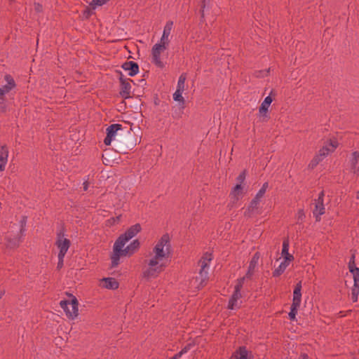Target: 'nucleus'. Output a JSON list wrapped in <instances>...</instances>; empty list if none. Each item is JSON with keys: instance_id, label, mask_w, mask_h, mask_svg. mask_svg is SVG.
<instances>
[{"instance_id": "f257e3e1", "label": "nucleus", "mask_w": 359, "mask_h": 359, "mask_svg": "<svg viewBox=\"0 0 359 359\" xmlns=\"http://www.w3.org/2000/svg\"><path fill=\"white\" fill-rule=\"evenodd\" d=\"M141 229L140 224H135L128 228L124 233L120 235L116 240L111 255V266L113 267L118 266L121 257H130L138 250L140 245L138 240H133L127 246H126V244L134 238Z\"/></svg>"}, {"instance_id": "f03ea898", "label": "nucleus", "mask_w": 359, "mask_h": 359, "mask_svg": "<svg viewBox=\"0 0 359 359\" xmlns=\"http://www.w3.org/2000/svg\"><path fill=\"white\" fill-rule=\"evenodd\" d=\"M170 262V261L151 252L147 261V267L143 271V276L147 279L156 278L164 271Z\"/></svg>"}, {"instance_id": "7ed1b4c3", "label": "nucleus", "mask_w": 359, "mask_h": 359, "mask_svg": "<svg viewBox=\"0 0 359 359\" xmlns=\"http://www.w3.org/2000/svg\"><path fill=\"white\" fill-rule=\"evenodd\" d=\"M151 252L170 262L172 250L170 243V238L168 234L163 235L156 242Z\"/></svg>"}, {"instance_id": "20e7f679", "label": "nucleus", "mask_w": 359, "mask_h": 359, "mask_svg": "<svg viewBox=\"0 0 359 359\" xmlns=\"http://www.w3.org/2000/svg\"><path fill=\"white\" fill-rule=\"evenodd\" d=\"M207 262L204 260L201 263L200 271L191 278L189 279V289L194 291L195 290H199L208 279V269Z\"/></svg>"}, {"instance_id": "39448f33", "label": "nucleus", "mask_w": 359, "mask_h": 359, "mask_svg": "<svg viewBox=\"0 0 359 359\" xmlns=\"http://www.w3.org/2000/svg\"><path fill=\"white\" fill-rule=\"evenodd\" d=\"M169 47V43L158 41L151 48V61L158 67H163V58L165 51Z\"/></svg>"}, {"instance_id": "423d86ee", "label": "nucleus", "mask_w": 359, "mask_h": 359, "mask_svg": "<svg viewBox=\"0 0 359 359\" xmlns=\"http://www.w3.org/2000/svg\"><path fill=\"white\" fill-rule=\"evenodd\" d=\"M78 301L74 296H70L67 300L60 302V306L65 312L67 316L70 319H74L78 316Z\"/></svg>"}, {"instance_id": "0eeeda50", "label": "nucleus", "mask_w": 359, "mask_h": 359, "mask_svg": "<svg viewBox=\"0 0 359 359\" xmlns=\"http://www.w3.org/2000/svg\"><path fill=\"white\" fill-rule=\"evenodd\" d=\"M24 226L25 222L20 221L19 224H15L13 226L12 230L9 232L10 234L6 237L8 247L13 248L19 243L22 231H24Z\"/></svg>"}, {"instance_id": "6e6552de", "label": "nucleus", "mask_w": 359, "mask_h": 359, "mask_svg": "<svg viewBox=\"0 0 359 359\" xmlns=\"http://www.w3.org/2000/svg\"><path fill=\"white\" fill-rule=\"evenodd\" d=\"M244 281V278H241L234 288L233 294L229 299L228 308L231 310L237 309L240 307L241 301V288Z\"/></svg>"}, {"instance_id": "1a4fd4ad", "label": "nucleus", "mask_w": 359, "mask_h": 359, "mask_svg": "<svg viewBox=\"0 0 359 359\" xmlns=\"http://www.w3.org/2000/svg\"><path fill=\"white\" fill-rule=\"evenodd\" d=\"M55 245L59 250L58 257L60 259H64L70 246L69 240L65 236L63 233H59L57 234Z\"/></svg>"}, {"instance_id": "9d476101", "label": "nucleus", "mask_w": 359, "mask_h": 359, "mask_svg": "<svg viewBox=\"0 0 359 359\" xmlns=\"http://www.w3.org/2000/svg\"><path fill=\"white\" fill-rule=\"evenodd\" d=\"M349 271L353 276V287L352 288V299L356 301L359 294V269L354 266V264H349Z\"/></svg>"}, {"instance_id": "9b49d317", "label": "nucleus", "mask_w": 359, "mask_h": 359, "mask_svg": "<svg viewBox=\"0 0 359 359\" xmlns=\"http://www.w3.org/2000/svg\"><path fill=\"white\" fill-rule=\"evenodd\" d=\"M339 143L336 138H332L325 143L322 149L319 151V156L323 158L330 153L333 152L338 147Z\"/></svg>"}, {"instance_id": "f8f14e48", "label": "nucleus", "mask_w": 359, "mask_h": 359, "mask_svg": "<svg viewBox=\"0 0 359 359\" xmlns=\"http://www.w3.org/2000/svg\"><path fill=\"white\" fill-rule=\"evenodd\" d=\"M121 129L119 124H112L107 128V136L104 142L106 145H110L112 140L115 138L118 130Z\"/></svg>"}, {"instance_id": "ddd939ff", "label": "nucleus", "mask_w": 359, "mask_h": 359, "mask_svg": "<svg viewBox=\"0 0 359 359\" xmlns=\"http://www.w3.org/2000/svg\"><path fill=\"white\" fill-rule=\"evenodd\" d=\"M4 80L6 83L0 88V98L4 97L5 95L15 87V81L11 75H6Z\"/></svg>"}, {"instance_id": "4468645a", "label": "nucleus", "mask_w": 359, "mask_h": 359, "mask_svg": "<svg viewBox=\"0 0 359 359\" xmlns=\"http://www.w3.org/2000/svg\"><path fill=\"white\" fill-rule=\"evenodd\" d=\"M118 285V282L111 277L103 278L99 281V286L107 290H116Z\"/></svg>"}, {"instance_id": "2eb2a0df", "label": "nucleus", "mask_w": 359, "mask_h": 359, "mask_svg": "<svg viewBox=\"0 0 359 359\" xmlns=\"http://www.w3.org/2000/svg\"><path fill=\"white\" fill-rule=\"evenodd\" d=\"M268 188V183L265 182L262 188L259 190L257 194H256L255 198L252 201L249 208L252 209V211H254L255 209L258 208L259 203L266 193V191Z\"/></svg>"}, {"instance_id": "dca6fc26", "label": "nucleus", "mask_w": 359, "mask_h": 359, "mask_svg": "<svg viewBox=\"0 0 359 359\" xmlns=\"http://www.w3.org/2000/svg\"><path fill=\"white\" fill-rule=\"evenodd\" d=\"M173 22L172 21H168L166 22L164 26L162 36L159 41L161 42H165L170 44V34L172 30Z\"/></svg>"}, {"instance_id": "f3484780", "label": "nucleus", "mask_w": 359, "mask_h": 359, "mask_svg": "<svg viewBox=\"0 0 359 359\" xmlns=\"http://www.w3.org/2000/svg\"><path fill=\"white\" fill-rule=\"evenodd\" d=\"M272 101V98L270 96H267L264 98L259 109V116L260 118H263L264 119L267 117L268 109Z\"/></svg>"}, {"instance_id": "a211bd4d", "label": "nucleus", "mask_w": 359, "mask_h": 359, "mask_svg": "<svg viewBox=\"0 0 359 359\" xmlns=\"http://www.w3.org/2000/svg\"><path fill=\"white\" fill-rule=\"evenodd\" d=\"M122 67L126 72H128V74L130 76L136 75L139 72V67L137 64L133 61L123 63Z\"/></svg>"}, {"instance_id": "6ab92c4d", "label": "nucleus", "mask_w": 359, "mask_h": 359, "mask_svg": "<svg viewBox=\"0 0 359 359\" xmlns=\"http://www.w3.org/2000/svg\"><path fill=\"white\" fill-rule=\"evenodd\" d=\"M290 244L287 240H285L283 243V247L281 250V257L283 261L290 263L294 259V256L289 252Z\"/></svg>"}, {"instance_id": "aec40b11", "label": "nucleus", "mask_w": 359, "mask_h": 359, "mask_svg": "<svg viewBox=\"0 0 359 359\" xmlns=\"http://www.w3.org/2000/svg\"><path fill=\"white\" fill-rule=\"evenodd\" d=\"M302 302V283L299 282L296 284L293 291V298L292 305L300 306Z\"/></svg>"}, {"instance_id": "412c9836", "label": "nucleus", "mask_w": 359, "mask_h": 359, "mask_svg": "<svg viewBox=\"0 0 359 359\" xmlns=\"http://www.w3.org/2000/svg\"><path fill=\"white\" fill-rule=\"evenodd\" d=\"M8 151L6 147H1L0 149V171H3L8 161Z\"/></svg>"}, {"instance_id": "4be33fe9", "label": "nucleus", "mask_w": 359, "mask_h": 359, "mask_svg": "<svg viewBox=\"0 0 359 359\" xmlns=\"http://www.w3.org/2000/svg\"><path fill=\"white\" fill-rule=\"evenodd\" d=\"M290 264V263L283 260L279 266L273 271V276L275 277L280 276L285 271Z\"/></svg>"}, {"instance_id": "5701e85b", "label": "nucleus", "mask_w": 359, "mask_h": 359, "mask_svg": "<svg viewBox=\"0 0 359 359\" xmlns=\"http://www.w3.org/2000/svg\"><path fill=\"white\" fill-rule=\"evenodd\" d=\"M131 86L128 82H122L121 95L123 98H128L130 95Z\"/></svg>"}, {"instance_id": "b1692460", "label": "nucleus", "mask_w": 359, "mask_h": 359, "mask_svg": "<svg viewBox=\"0 0 359 359\" xmlns=\"http://www.w3.org/2000/svg\"><path fill=\"white\" fill-rule=\"evenodd\" d=\"M320 197H319L318 198V202L316 203V207H315V209L313 210V215L316 216L317 220L318 219V217L323 215L325 211V208H324V206L323 205V203L320 202Z\"/></svg>"}, {"instance_id": "393cba45", "label": "nucleus", "mask_w": 359, "mask_h": 359, "mask_svg": "<svg viewBox=\"0 0 359 359\" xmlns=\"http://www.w3.org/2000/svg\"><path fill=\"white\" fill-rule=\"evenodd\" d=\"M230 359H248V351L243 347L240 348Z\"/></svg>"}, {"instance_id": "a878e982", "label": "nucleus", "mask_w": 359, "mask_h": 359, "mask_svg": "<svg viewBox=\"0 0 359 359\" xmlns=\"http://www.w3.org/2000/svg\"><path fill=\"white\" fill-rule=\"evenodd\" d=\"M259 261V256L257 255H254V257L252 258L249 267H248V271L247 273V276H250L252 274L255 267L257 266Z\"/></svg>"}, {"instance_id": "bb28decb", "label": "nucleus", "mask_w": 359, "mask_h": 359, "mask_svg": "<svg viewBox=\"0 0 359 359\" xmlns=\"http://www.w3.org/2000/svg\"><path fill=\"white\" fill-rule=\"evenodd\" d=\"M243 194V187L241 184H236L233 189L231 195L236 200L240 198Z\"/></svg>"}, {"instance_id": "cd10ccee", "label": "nucleus", "mask_w": 359, "mask_h": 359, "mask_svg": "<svg viewBox=\"0 0 359 359\" xmlns=\"http://www.w3.org/2000/svg\"><path fill=\"white\" fill-rule=\"evenodd\" d=\"M183 92L184 91L176 89L175 92L173 94L174 100L178 102L182 105L184 104V99L182 96Z\"/></svg>"}, {"instance_id": "c85d7f7f", "label": "nucleus", "mask_w": 359, "mask_h": 359, "mask_svg": "<svg viewBox=\"0 0 359 359\" xmlns=\"http://www.w3.org/2000/svg\"><path fill=\"white\" fill-rule=\"evenodd\" d=\"M109 0H93L90 3V6L93 9H96L97 7L106 4Z\"/></svg>"}, {"instance_id": "c756f323", "label": "nucleus", "mask_w": 359, "mask_h": 359, "mask_svg": "<svg viewBox=\"0 0 359 359\" xmlns=\"http://www.w3.org/2000/svg\"><path fill=\"white\" fill-rule=\"evenodd\" d=\"M185 81H186V76L184 74H182L179 77V79L177 81V90L184 91V86H185Z\"/></svg>"}, {"instance_id": "7c9ffc66", "label": "nucleus", "mask_w": 359, "mask_h": 359, "mask_svg": "<svg viewBox=\"0 0 359 359\" xmlns=\"http://www.w3.org/2000/svg\"><path fill=\"white\" fill-rule=\"evenodd\" d=\"M299 306L295 305H291L290 311L289 313V318L291 320H294L296 319V315L297 314V311Z\"/></svg>"}, {"instance_id": "2f4dec72", "label": "nucleus", "mask_w": 359, "mask_h": 359, "mask_svg": "<svg viewBox=\"0 0 359 359\" xmlns=\"http://www.w3.org/2000/svg\"><path fill=\"white\" fill-rule=\"evenodd\" d=\"M358 158H359V153L358 151H354L351 154V161L352 164L354 165V168H355V171H357V172H359V167L358 168L356 167L355 163L357 162Z\"/></svg>"}, {"instance_id": "473e14b6", "label": "nucleus", "mask_w": 359, "mask_h": 359, "mask_svg": "<svg viewBox=\"0 0 359 359\" xmlns=\"http://www.w3.org/2000/svg\"><path fill=\"white\" fill-rule=\"evenodd\" d=\"M358 158H359V153L358 151H354L351 154V161L352 164L354 165V168H355V171H357V172H359V167L358 168L356 167L355 163L357 162Z\"/></svg>"}, {"instance_id": "72a5a7b5", "label": "nucleus", "mask_w": 359, "mask_h": 359, "mask_svg": "<svg viewBox=\"0 0 359 359\" xmlns=\"http://www.w3.org/2000/svg\"><path fill=\"white\" fill-rule=\"evenodd\" d=\"M6 103L4 97L0 98V114L4 113L6 111Z\"/></svg>"}, {"instance_id": "f704fd0d", "label": "nucleus", "mask_w": 359, "mask_h": 359, "mask_svg": "<svg viewBox=\"0 0 359 359\" xmlns=\"http://www.w3.org/2000/svg\"><path fill=\"white\" fill-rule=\"evenodd\" d=\"M120 220V217L119 216H117L116 217H111L109 219L107 220V224L108 226H111V225H114L116 223H118Z\"/></svg>"}, {"instance_id": "c9c22d12", "label": "nucleus", "mask_w": 359, "mask_h": 359, "mask_svg": "<svg viewBox=\"0 0 359 359\" xmlns=\"http://www.w3.org/2000/svg\"><path fill=\"white\" fill-rule=\"evenodd\" d=\"M296 217H297V219L298 222H302L304 220V219L305 217V215H304L303 210H298V212L296 215Z\"/></svg>"}, {"instance_id": "e433bc0d", "label": "nucleus", "mask_w": 359, "mask_h": 359, "mask_svg": "<svg viewBox=\"0 0 359 359\" xmlns=\"http://www.w3.org/2000/svg\"><path fill=\"white\" fill-rule=\"evenodd\" d=\"M269 70H270V69H264V70L260 71V72L257 74V76H259V77H265V76H268V74H269Z\"/></svg>"}, {"instance_id": "4c0bfd02", "label": "nucleus", "mask_w": 359, "mask_h": 359, "mask_svg": "<svg viewBox=\"0 0 359 359\" xmlns=\"http://www.w3.org/2000/svg\"><path fill=\"white\" fill-rule=\"evenodd\" d=\"M245 172H243L242 173H241L238 178H237V180L240 182L239 184H241V183L243 182V181L245 180Z\"/></svg>"}, {"instance_id": "58836bf2", "label": "nucleus", "mask_w": 359, "mask_h": 359, "mask_svg": "<svg viewBox=\"0 0 359 359\" xmlns=\"http://www.w3.org/2000/svg\"><path fill=\"white\" fill-rule=\"evenodd\" d=\"M208 4H209V0H202V5H201L202 11H201V13H202V15L203 16L204 10H205L206 6H208Z\"/></svg>"}, {"instance_id": "ea45409f", "label": "nucleus", "mask_w": 359, "mask_h": 359, "mask_svg": "<svg viewBox=\"0 0 359 359\" xmlns=\"http://www.w3.org/2000/svg\"><path fill=\"white\" fill-rule=\"evenodd\" d=\"M35 9L37 12H40L42 9V7L39 4H35Z\"/></svg>"}, {"instance_id": "a19ab883", "label": "nucleus", "mask_w": 359, "mask_h": 359, "mask_svg": "<svg viewBox=\"0 0 359 359\" xmlns=\"http://www.w3.org/2000/svg\"><path fill=\"white\" fill-rule=\"evenodd\" d=\"M64 259H60V258L58 257V263H57V267H62L63 265Z\"/></svg>"}, {"instance_id": "79ce46f5", "label": "nucleus", "mask_w": 359, "mask_h": 359, "mask_svg": "<svg viewBox=\"0 0 359 359\" xmlns=\"http://www.w3.org/2000/svg\"><path fill=\"white\" fill-rule=\"evenodd\" d=\"M320 160V158H318V156H317V158L312 161L313 165L317 164Z\"/></svg>"}, {"instance_id": "37998d69", "label": "nucleus", "mask_w": 359, "mask_h": 359, "mask_svg": "<svg viewBox=\"0 0 359 359\" xmlns=\"http://www.w3.org/2000/svg\"><path fill=\"white\" fill-rule=\"evenodd\" d=\"M87 189H88V183H87V182H83V189L87 190Z\"/></svg>"}, {"instance_id": "c03bdc74", "label": "nucleus", "mask_w": 359, "mask_h": 359, "mask_svg": "<svg viewBox=\"0 0 359 359\" xmlns=\"http://www.w3.org/2000/svg\"><path fill=\"white\" fill-rule=\"evenodd\" d=\"M4 292H0V299H1L2 296L4 295Z\"/></svg>"}, {"instance_id": "a18cd8bd", "label": "nucleus", "mask_w": 359, "mask_h": 359, "mask_svg": "<svg viewBox=\"0 0 359 359\" xmlns=\"http://www.w3.org/2000/svg\"><path fill=\"white\" fill-rule=\"evenodd\" d=\"M307 356L306 355H302V358L301 359H306Z\"/></svg>"}, {"instance_id": "49530a36", "label": "nucleus", "mask_w": 359, "mask_h": 359, "mask_svg": "<svg viewBox=\"0 0 359 359\" xmlns=\"http://www.w3.org/2000/svg\"><path fill=\"white\" fill-rule=\"evenodd\" d=\"M10 1H13L14 0H9Z\"/></svg>"}]
</instances>
